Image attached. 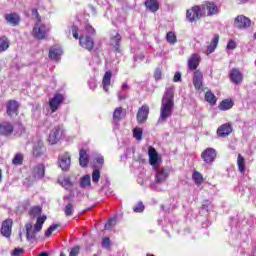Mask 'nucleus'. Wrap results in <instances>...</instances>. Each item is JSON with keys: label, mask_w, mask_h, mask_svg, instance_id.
I'll use <instances>...</instances> for the list:
<instances>
[{"label": "nucleus", "mask_w": 256, "mask_h": 256, "mask_svg": "<svg viewBox=\"0 0 256 256\" xmlns=\"http://www.w3.org/2000/svg\"><path fill=\"white\" fill-rule=\"evenodd\" d=\"M175 107V94L173 92V86L167 87L162 97L160 117L158 123H165L171 115H173V108Z\"/></svg>", "instance_id": "obj_1"}, {"label": "nucleus", "mask_w": 256, "mask_h": 256, "mask_svg": "<svg viewBox=\"0 0 256 256\" xmlns=\"http://www.w3.org/2000/svg\"><path fill=\"white\" fill-rule=\"evenodd\" d=\"M201 17H205V6L203 5L193 6L191 9L187 10L186 12V19L190 23H195V21H199Z\"/></svg>", "instance_id": "obj_2"}, {"label": "nucleus", "mask_w": 256, "mask_h": 256, "mask_svg": "<svg viewBox=\"0 0 256 256\" xmlns=\"http://www.w3.org/2000/svg\"><path fill=\"white\" fill-rule=\"evenodd\" d=\"M47 31H49V28L45 24H41V22H38L35 24L32 30V35L35 37V39H45L47 36Z\"/></svg>", "instance_id": "obj_3"}, {"label": "nucleus", "mask_w": 256, "mask_h": 256, "mask_svg": "<svg viewBox=\"0 0 256 256\" xmlns=\"http://www.w3.org/2000/svg\"><path fill=\"white\" fill-rule=\"evenodd\" d=\"M156 171L155 175V181L156 183H165L167 179L169 178V175H171V169L169 168H154Z\"/></svg>", "instance_id": "obj_4"}, {"label": "nucleus", "mask_w": 256, "mask_h": 256, "mask_svg": "<svg viewBox=\"0 0 256 256\" xmlns=\"http://www.w3.org/2000/svg\"><path fill=\"white\" fill-rule=\"evenodd\" d=\"M45 177V164L40 163L32 168L31 176L32 181H39Z\"/></svg>", "instance_id": "obj_5"}, {"label": "nucleus", "mask_w": 256, "mask_h": 256, "mask_svg": "<svg viewBox=\"0 0 256 256\" xmlns=\"http://www.w3.org/2000/svg\"><path fill=\"white\" fill-rule=\"evenodd\" d=\"M58 163L62 171H69V168L71 167V155H69V152L60 154L58 157Z\"/></svg>", "instance_id": "obj_6"}, {"label": "nucleus", "mask_w": 256, "mask_h": 256, "mask_svg": "<svg viewBox=\"0 0 256 256\" xmlns=\"http://www.w3.org/2000/svg\"><path fill=\"white\" fill-rule=\"evenodd\" d=\"M63 136V128L61 126H55L54 129L51 130L48 141L51 145H55L59 143V140Z\"/></svg>", "instance_id": "obj_7"}, {"label": "nucleus", "mask_w": 256, "mask_h": 256, "mask_svg": "<svg viewBox=\"0 0 256 256\" xmlns=\"http://www.w3.org/2000/svg\"><path fill=\"white\" fill-rule=\"evenodd\" d=\"M6 113L8 117L19 115V102L17 100H9L6 103Z\"/></svg>", "instance_id": "obj_8"}, {"label": "nucleus", "mask_w": 256, "mask_h": 256, "mask_svg": "<svg viewBox=\"0 0 256 256\" xmlns=\"http://www.w3.org/2000/svg\"><path fill=\"white\" fill-rule=\"evenodd\" d=\"M204 163L211 165L217 159V151L213 148H207L201 154Z\"/></svg>", "instance_id": "obj_9"}, {"label": "nucleus", "mask_w": 256, "mask_h": 256, "mask_svg": "<svg viewBox=\"0 0 256 256\" xmlns=\"http://www.w3.org/2000/svg\"><path fill=\"white\" fill-rule=\"evenodd\" d=\"M149 118V106L147 104L142 105L137 112L136 119L139 124H143Z\"/></svg>", "instance_id": "obj_10"}, {"label": "nucleus", "mask_w": 256, "mask_h": 256, "mask_svg": "<svg viewBox=\"0 0 256 256\" xmlns=\"http://www.w3.org/2000/svg\"><path fill=\"white\" fill-rule=\"evenodd\" d=\"M234 26L237 29H247L248 27H251V19L246 16L239 15L234 20Z\"/></svg>", "instance_id": "obj_11"}, {"label": "nucleus", "mask_w": 256, "mask_h": 256, "mask_svg": "<svg viewBox=\"0 0 256 256\" xmlns=\"http://www.w3.org/2000/svg\"><path fill=\"white\" fill-rule=\"evenodd\" d=\"M15 131V127L11 122L4 121L0 123V135L2 137H11Z\"/></svg>", "instance_id": "obj_12"}, {"label": "nucleus", "mask_w": 256, "mask_h": 256, "mask_svg": "<svg viewBox=\"0 0 256 256\" xmlns=\"http://www.w3.org/2000/svg\"><path fill=\"white\" fill-rule=\"evenodd\" d=\"M79 43L83 49H86L87 51H93V48L95 47V41L88 35L80 36Z\"/></svg>", "instance_id": "obj_13"}, {"label": "nucleus", "mask_w": 256, "mask_h": 256, "mask_svg": "<svg viewBox=\"0 0 256 256\" xmlns=\"http://www.w3.org/2000/svg\"><path fill=\"white\" fill-rule=\"evenodd\" d=\"M62 94H55L52 99L49 100V107L52 113H55L64 101Z\"/></svg>", "instance_id": "obj_14"}, {"label": "nucleus", "mask_w": 256, "mask_h": 256, "mask_svg": "<svg viewBox=\"0 0 256 256\" xmlns=\"http://www.w3.org/2000/svg\"><path fill=\"white\" fill-rule=\"evenodd\" d=\"M12 229H13V220L11 218L4 220L2 222L1 235L9 239V237H11Z\"/></svg>", "instance_id": "obj_15"}, {"label": "nucleus", "mask_w": 256, "mask_h": 256, "mask_svg": "<svg viewBox=\"0 0 256 256\" xmlns=\"http://www.w3.org/2000/svg\"><path fill=\"white\" fill-rule=\"evenodd\" d=\"M121 34L119 32L114 31L110 36V41L112 47H114L116 53H121V41H122Z\"/></svg>", "instance_id": "obj_16"}, {"label": "nucleus", "mask_w": 256, "mask_h": 256, "mask_svg": "<svg viewBox=\"0 0 256 256\" xmlns=\"http://www.w3.org/2000/svg\"><path fill=\"white\" fill-rule=\"evenodd\" d=\"M193 85L196 91L203 89V72L199 70L194 71Z\"/></svg>", "instance_id": "obj_17"}, {"label": "nucleus", "mask_w": 256, "mask_h": 256, "mask_svg": "<svg viewBox=\"0 0 256 256\" xmlns=\"http://www.w3.org/2000/svg\"><path fill=\"white\" fill-rule=\"evenodd\" d=\"M233 133V126L230 123L222 124L217 129V135L218 137H229Z\"/></svg>", "instance_id": "obj_18"}, {"label": "nucleus", "mask_w": 256, "mask_h": 256, "mask_svg": "<svg viewBox=\"0 0 256 256\" xmlns=\"http://www.w3.org/2000/svg\"><path fill=\"white\" fill-rule=\"evenodd\" d=\"M5 21L12 25V27H17L21 23V17L17 13H8L4 15Z\"/></svg>", "instance_id": "obj_19"}, {"label": "nucleus", "mask_w": 256, "mask_h": 256, "mask_svg": "<svg viewBox=\"0 0 256 256\" xmlns=\"http://www.w3.org/2000/svg\"><path fill=\"white\" fill-rule=\"evenodd\" d=\"M230 80L235 85H239V83H243V73H241V71H239V69L233 68L230 71Z\"/></svg>", "instance_id": "obj_20"}, {"label": "nucleus", "mask_w": 256, "mask_h": 256, "mask_svg": "<svg viewBox=\"0 0 256 256\" xmlns=\"http://www.w3.org/2000/svg\"><path fill=\"white\" fill-rule=\"evenodd\" d=\"M202 5L205 7V10L207 11L208 17H213V15H217L219 13V7L214 2H206Z\"/></svg>", "instance_id": "obj_21"}, {"label": "nucleus", "mask_w": 256, "mask_h": 256, "mask_svg": "<svg viewBox=\"0 0 256 256\" xmlns=\"http://www.w3.org/2000/svg\"><path fill=\"white\" fill-rule=\"evenodd\" d=\"M201 61V56L199 54H192L188 60V68L190 71H195L199 67V63Z\"/></svg>", "instance_id": "obj_22"}, {"label": "nucleus", "mask_w": 256, "mask_h": 256, "mask_svg": "<svg viewBox=\"0 0 256 256\" xmlns=\"http://www.w3.org/2000/svg\"><path fill=\"white\" fill-rule=\"evenodd\" d=\"M25 229H26L27 241H35V239H37V231L35 229H33V224L26 223Z\"/></svg>", "instance_id": "obj_23"}, {"label": "nucleus", "mask_w": 256, "mask_h": 256, "mask_svg": "<svg viewBox=\"0 0 256 256\" xmlns=\"http://www.w3.org/2000/svg\"><path fill=\"white\" fill-rule=\"evenodd\" d=\"M43 153H45V148L43 147V141L38 140L32 148V155L33 157H41Z\"/></svg>", "instance_id": "obj_24"}, {"label": "nucleus", "mask_w": 256, "mask_h": 256, "mask_svg": "<svg viewBox=\"0 0 256 256\" xmlns=\"http://www.w3.org/2000/svg\"><path fill=\"white\" fill-rule=\"evenodd\" d=\"M61 55H63V49L59 46H53L49 50V58L53 59L54 61H59L61 59Z\"/></svg>", "instance_id": "obj_25"}, {"label": "nucleus", "mask_w": 256, "mask_h": 256, "mask_svg": "<svg viewBox=\"0 0 256 256\" xmlns=\"http://www.w3.org/2000/svg\"><path fill=\"white\" fill-rule=\"evenodd\" d=\"M148 155L150 165H152L154 168L157 167V163L159 162V154H157V150H155L153 147H149Z\"/></svg>", "instance_id": "obj_26"}, {"label": "nucleus", "mask_w": 256, "mask_h": 256, "mask_svg": "<svg viewBox=\"0 0 256 256\" xmlns=\"http://www.w3.org/2000/svg\"><path fill=\"white\" fill-rule=\"evenodd\" d=\"M144 5L151 13H157L159 11V0H146Z\"/></svg>", "instance_id": "obj_27"}, {"label": "nucleus", "mask_w": 256, "mask_h": 256, "mask_svg": "<svg viewBox=\"0 0 256 256\" xmlns=\"http://www.w3.org/2000/svg\"><path fill=\"white\" fill-rule=\"evenodd\" d=\"M111 77H113V73L106 71L102 80L103 89L106 93L109 92V87L111 86Z\"/></svg>", "instance_id": "obj_28"}, {"label": "nucleus", "mask_w": 256, "mask_h": 256, "mask_svg": "<svg viewBox=\"0 0 256 256\" xmlns=\"http://www.w3.org/2000/svg\"><path fill=\"white\" fill-rule=\"evenodd\" d=\"M79 163L81 167H87L89 165V154L85 149H80L79 151Z\"/></svg>", "instance_id": "obj_29"}, {"label": "nucleus", "mask_w": 256, "mask_h": 256, "mask_svg": "<svg viewBox=\"0 0 256 256\" xmlns=\"http://www.w3.org/2000/svg\"><path fill=\"white\" fill-rule=\"evenodd\" d=\"M121 119H123V108L117 107L113 112L112 123L114 125H119V121H121Z\"/></svg>", "instance_id": "obj_30"}, {"label": "nucleus", "mask_w": 256, "mask_h": 256, "mask_svg": "<svg viewBox=\"0 0 256 256\" xmlns=\"http://www.w3.org/2000/svg\"><path fill=\"white\" fill-rule=\"evenodd\" d=\"M233 105H235V102H233V100L225 99L221 101L218 107L220 111H229V109H233Z\"/></svg>", "instance_id": "obj_31"}, {"label": "nucleus", "mask_w": 256, "mask_h": 256, "mask_svg": "<svg viewBox=\"0 0 256 256\" xmlns=\"http://www.w3.org/2000/svg\"><path fill=\"white\" fill-rule=\"evenodd\" d=\"M101 183H102L101 190L104 191L106 197H109V195H113V192L109 191V185H111V182L109 181V178H107V176L102 178Z\"/></svg>", "instance_id": "obj_32"}, {"label": "nucleus", "mask_w": 256, "mask_h": 256, "mask_svg": "<svg viewBox=\"0 0 256 256\" xmlns=\"http://www.w3.org/2000/svg\"><path fill=\"white\" fill-rule=\"evenodd\" d=\"M192 180L194 181L195 185H197V187L203 185V182L205 181V179L203 178V174H201V172L197 170L193 171Z\"/></svg>", "instance_id": "obj_33"}, {"label": "nucleus", "mask_w": 256, "mask_h": 256, "mask_svg": "<svg viewBox=\"0 0 256 256\" xmlns=\"http://www.w3.org/2000/svg\"><path fill=\"white\" fill-rule=\"evenodd\" d=\"M217 45H219V36H218V34H216V35L213 37V39H212L210 45H209L208 48H207V53H208V55H211V53H214V52H215V49H217Z\"/></svg>", "instance_id": "obj_34"}, {"label": "nucleus", "mask_w": 256, "mask_h": 256, "mask_svg": "<svg viewBox=\"0 0 256 256\" xmlns=\"http://www.w3.org/2000/svg\"><path fill=\"white\" fill-rule=\"evenodd\" d=\"M9 45V38H7L6 36L0 37V53H5V51L9 49Z\"/></svg>", "instance_id": "obj_35"}, {"label": "nucleus", "mask_w": 256, "mask_h": 256, "mask_svg": "<svg viewBox=\"0 0 256 256\" xmlns=\"http://www.w3.org/2000/svg\"><path fill=\"white\" fill-rule=\"evenodd\" d=\"M237 166H238V171H240L242 175H245V158L241 154H238Z\"/></svg>", "instance_id": "obj_36"}, {"label": "nucleus", "mask_w": 256, "mask_h": 256, "mask_svg": "<svg viewBox=\"0 0 256 256\" xmlns=\"http://www.w3.org/2000/svg\"><path fill=\"white\" fill-rule=\"evenodd\" d=\"M205 101L209 103L210 105H216L217 104V97L211 90L207 91L205 94Z\"/></svg>", "instance_id": "obj_37"}, {"label": "nucleus", "mask_w": 256, "mask_h": 256, "mask_svg": "<svg viewBox=\"0 0 256 256\" xmlns=\"http://www.w3.org/2000/svg\"><path fill=\"white\" fill-rule=\"evenodd\" d=\"M80 187L85 189L86 187H91V176L89 174L84 175L80 179Z\"/></svg>", "instance_id": "obj_38"}, {"label": "nucleus", "mask_w": 256, "mask_h": 256, "mask_svg": "<svg viewBox=\"0 0 256 256\" xmlns=\"http://www.w3.org/2000/svg\"><path fill=\"white\" fill-rule=\"evenodd\" d=\"M58 182L64 187V189H71L73 187V182H71V178L69 177H64L62 180L59 179Z\"/></svg>", "instance_id": "obj_39"}, {"label": "nucleus", "mask_w": 256, "mask_h": 256, "mask_svg": "<svg viewBox=\"0 0 256 256\" xmlns=\"http://www.w3.org/2000/svg\"><path fill=\"white\" fill-rule=\"evenodd\" d=\"M23 159H24L23 154L17 153L12 159V164L16 166L23 165Z\"/></svg>", "instance_id": "obj_40"}, {"label": "nucleus", "mask_w": 256, "mask_h": 256, "mask_svg": "<svg viewBox=\"0 0 256 256\" xmlns=\"http://www.w3.org/2000/svg\"><path fill=\"white\" fill-rule=\"evenodd\" d=\"M166 40L167 43H170V45H175V43H177V35L170 31L166 35Z\"/></svg>", "instance_id": "obj_41"}, {"label": "nucleus", "mask_w": 256, "mask_h": 256, "mask_svg": "<svg viewBox=\"0 0 256 256\" xmlns=\"http://www.w3.org/2000/svg\"><path fill=\"white\" fill-rule=\"evenodd\" d=\"M133 137H135L137 141H141V139H143V129L139 127L134 128Z\"/></svg>", "instance_id": "obj_42"}, {"label": "nucleus", "mask_w": 256, "mask_h": 256, "mask_svg": "<svg viewBox=\"0 0 256 256\" xmlns=\"http://www.w3.org/2000/svg\"><path fill=\"white\" fill-rule=\"evenodd\" d=\"M74 211H75V207L71 203H68L64 207V213H65L66 217H71L73 215Z\"/></svg>", "instance_id": "obj_43"}, {"label": "nucleus", "mask_w": 256, "mask_h": 256, "mask_svg": "<svg viewBox=\"0 0 256 256\" xmlns=\"http://www.w3.org/2000/svg\"><path fill=\"white\" fill-rule=\"evenodd\" d=\"M41 207H39V206H34V207H32L31 209H30V211H29V215H30V217H37V216H39V215H41Z\"/></svg>", "instance_id": "obj_44"}, {"label": "nucleus", "mask_w": 256, "mask_h": 256, "mask_svg": "<svg viewBox=\"0 0 256 256\" xmlns=\"http://www.w3.org/2000/svg\"><path fill=\"white\" fill-rule=\"evenodd\" d=\"M101 179V172L99 169H94L92 172V182L97 184L99 183V180Z\"/></svg>", "instance_id": "obj_45"}, {"label": "nucleus", "mask_w": 256, "mask_h": 256, "mask_svg": "<svg viewBox=\"0 0 256 256\" xmlns=\"http://www.w3.org/2000/svg\"><path fill=\"white\" fill-rule=\"evenodd\" d=\"M117 223V218H110L104 226V229H111V227H115Z\"/></svg>", "instance_id": "obj_46"}, {"label": "nucleus", "mask_w": 256, "mask_h": 256, "mask_svg": "<svg viewBox=\"0 0 256 256\" xmlns=\"http://www.w3.org/2000/svg\"><path fill=\"white\" fill-rule=\"evenodd\" d=\"M23 133H25V126H23V124H19L17 129L15 130L14 135L16 137H21V135H23Z\"/></svg>", "instance_id": "obj_47"}, {"label": "nucleus", "mask_w": 256, "mask_h": 256, "mask_svg": "<svg viewBox=\"0 0 256 256\" xmlns=\"http://www.w3.org/2000/svg\"><path fill=\"white\" fill-rule=\"evenodd\" d=\"M133 211L134 213H143V211H145V205H143V202H139L134 206Z\"/></svg>", "instance_id": "obj_48"}, {"label": "nucleus", "mask_w": 256, "mask_h": 256, "mask_svg": "<svg viewBox=\"0 0 256 256\" xmlns=\"http://www.w3.org/2000/svg\"><path fill=\"white\" fill-rule=\"evenodd\" d=\"M226 49H228V51L237 49V42H235V40H233V39H230L227 43Z\"/></svg>", "instance_id": "obj_49"}, {"label": "nucleus", "mask_w": 256, "mask_h": 256, "mask_svg": "<svg viewBox=\"0 0 256 256\" xmlns=\"http://www.w3.org/2000/svg\"><path fill=\"white\" fill-rule=\"evenodd\" d=\"M57 224H53L51 225L46 231H45V237H51V234L53 233V231H55V229H57Z\"/></svg>", "instance_id": "obj_50"}, {"label": "nucleus", "mask_w": 256, "mask_h": 256, "mask_svg": "<svg viewBox=\"0 0 256 256\" xmlns=\"http://www.w3.org/2000/svg\"><path fill=\"white\" fill-rule=\"evenodd\" d=\"M80 251H81V247H79V246H74V247L71 249V251H70V253H69V256H79Z\"/></svg>", "instance_id": "obj_51"}, {"label": "nucleus", "mask_w": 256, "mask_h": 256, "mask_svg": "<svg viewBox=\"0 0 256 256\" xmlns=\"http://www.w3.org/2000/svg\"><path fill=\"white\" fill-rule=\"evenodd\" d=\"M96 163H98V169H102L103 163H105V158L103 156L99 155L98 157L95 158Z\"/></svg>", "instance_id": "obj_52"}, {"label": "nucleus", "mask_w": 256, "mask_h": 256, "mask_svg": "<svg viewBox=\"0 0 256 256\" xmlns=\"http://www.w3.org/2000/svg\"><path fill=\"white\" fill-rule=\"evenodd\" d=\"M128 95H127V92L123 91V90H120L118 92V99L119 101H125V99H127Z\"/></svg>", "instance_id": "obj_53"}, {"label": "nucleus", "mask_w": 256, "mask_h": 256, "mask_svg": "<svg viewBox=\"0 0 256 256\" xmlns=\"http://www.w3.org/2000/svg\"><path fill=\"white\" fill-rule=\"evenodd\" d=\"M71 30H72V35H73L74 39H79V28L77 26L73 25Z\"/></svg>", "instance_id": "obj_54"}, {"label": "nucleus", "mask_w": 256, "mask_h": 256, "mask_svg": "<svg viewBox=\"0 0 256 256\" xmlns=\"http://www.w3.org/2000/svg\"><path fill=\"white\" fill-rule=\"evenodd\" d=\"M85 30H86L87 33H89L90 35H95V33H96L95 28H93V26H91L90 24H86V25H85Z\"/></svg>", "instance_id": "obj_55"}, {"label": "nucleus", "mask_w": 256, "mask_h": 256, "mask_svg": "<svg viewBox=\"0 0 256 256\" xmlns=\"http://www.w3.org/2000/svg\"><path fill=\"white\" fill-rule=\"evenodd\" d=\"M110 245H111V240L109 238H104L102 240V247H104V249H109Z\"/></svg>", "instance_id": "obj_56"}, {"label": "nucleus", "mask_w": 256, "mask_h": 256, "mask_svg": "<svg viewBox=\"0 0 256 256\" xmlns=\"http://www.w3.org/2000/svg\"><path fill=\"white\" fill-rule=\"evenodd\" d=\"M88 85L90 89L95 90V88L97 87V82L95 81V79L91 78L90 80H88Z\"/></svg>", "instance_id": "obj_57"}, {"label": "nucleus", "mask_w": 256, "mask_h": 256, "mask_svg": "<svg viewBox=\"0 0 256 256\" xmlns=\"http://www.w3.org/2000/svg\"><path fill=\"white\" fill-rule=\"evenodd\" d=\"M45 221H47V216L43 215V216H39L36 220V223L40 224L43 226V224L45 223Z\"/></svg>", "instance_id": "obj_58"}, {"label": "nucleus", "mask_w": 256, "mask_h": 256, "mask_svg": "<svg viewBox=\"0 0 256 256\" xmlns=\"http://www.w3.org/2000/svg\"><path fill=\"white\" fill-rule=\"evenodd\" d=\"M161 77H162L161 69L157 68L154 73V78L156 79V81H159V79H161Z\"/></svg>", "instance_id": "obj_59"}, {"label": "nucleus", "mask_w": 256, "mask_h": 256, "mask_svg": "<svg viewBox=\"0 0 256 256\" xmlns=\"http://www.w3.org/2000/svg\"><path fill=\"white\" fill-rule=\"evenodd\" d=\"M32 15L38 19V23H41V16L39 15V11H37V9H32Z\"/></svg>", "instance_id": "obj_60"}, {"label": "nucleus", "mask_w": 256, "mask_h": 256, "mask_svg": "<svg viewBox=\"0 0 256 256\" xmlns=\"http://www.w3.org/2000/svg\"><path fill=\"white\" fill-rule=\"evenodd\" d=\"M174 83H179L181 81V72H176L173 78Z\"/></svg>", "instance_id": "obj_61"}, {"label": "nucleus", "mask_w": 256, "mask_h": 256, "mask_svg": "<svg viewBox=\"0 0 256 256\" xmlns=\"http://www.w3.org/2000/svg\"><path fill=\"white\" fill-rule=\"evenodd\" d=\"M211 205V201L205 200L202 204V209H206V211H209V206Z\"/></svg>", "instance_id": "obj_62"}, {"label": "nucleus", "mask_w": 256, "mask_h": 256, "mask_svg": "<svg viewBox=\"0 0 256 256\" xmlns=\"http://www.w3.org/2000/svg\"><path fill=\"white\" fill-rule=\"evenodd\" d=\"M21 253H23V249L15 248L14 251L12 252V255L13 256H18V255H21Z\"/></svg>", "instance_id": "obj_63"}, {"label": "nucleus", "mask_w": 256, "mask_h": 256, "mask_svg": "<svg viewBox=\"0 0 256 256\" xmlns=\"http://www.w3.org/2000/svg\"><path fill=\"white\" fill-rule=\"evenodd\" d=\"M129 89H131V87H129V84H127V82H124L122 84L121 91H125L127 93Z\"/></svg>", "instance_id": "obj_64"}]
</instances>
